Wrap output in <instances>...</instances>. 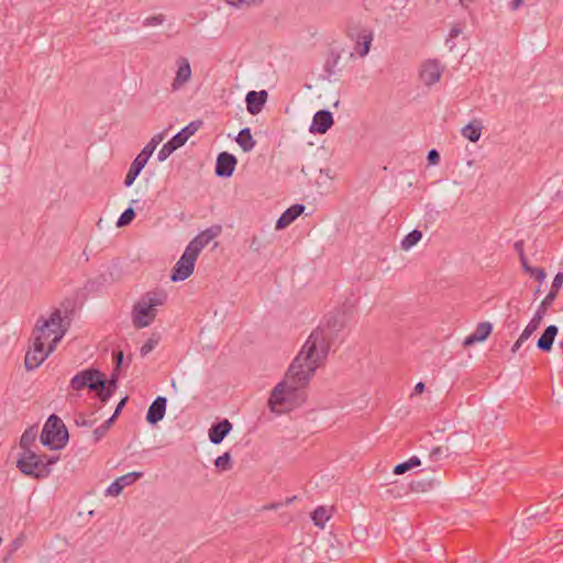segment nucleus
Listing matches in <instances>:
<instances>
[{
    "label": "nucleus",
    "instance_id": "obj_56",
    "mask_svg": "<svg viewBox=\"0 0 563 563\" xmlns=\"http://www.w3.org/2000/svg\"><path fill=\"white\" fill-rule=\"evenodd\" d=\"M459 34H460V29H457V27L451 29V31H450L451 37H456Z\"/></svg>",
    "mask_w": 563,
    "mask_h": 563
},
{
    "label": "nucleus",
    "instance_id": "obj_10",
    "mask_svg": "<svg viewBox=\"0 0 563 563\" xmlns=\"http://www.w3.org/2000/svg\"><path fill=\"white\" fill-rule=\"evenodd\" d=\"M221 231V225L214 224L197 234L189 242L186 249L198 257L202 249L206 247L214 238H217Z\"/></svg>",
    "mask_w": 563,
    "mask_h": 563
},
{
    "label": "nucleus",
    "instance_id": "obj_36",
    "mask_svg": "<svg viewBox=\"0 0 563 563\" xmlns=\"http://www.w3.org/2000/svg\"><path fill=\"white\" fill-rule=\"evenodd\" d=\"M161 336L158 334H153L142 346L140 353L142 356L147 355L152 350H154L159 343Z\"/></svg>",
    "mask_w": 563,
    "mask_h": 563
},
{
    "label": "nucleus",
    "instance_id": "obj_4",
    "mask_svg": "<svg viewBox=\"0 0 563 563\" xmlns=\"http://www.w3.org/2000/svg\"><path fill=\"white\" fill-rule=\"evenodd\" d=\"M67 328L63 324V317L59 309H55L47 319L40 318L33 329L32 338L41 336V341L48 344L57 343L63 339Z\"/></svg>",
    "mask_w": 563,
    "mask_h": 563
},
{
    "label": "nucleus",
    "instance_id": "obj_6",
    "mask_svg": "<svg viewBox=\"0 0 563 563\" xmlns=\"http://www.w3.org/2000/svg\"><path fill=\"white\" fill-rule=\"evenodd\" d=\"M19 471L32 478L44 479L49 476L52 468H46L42 463V456L32 450L22 452L16 461Z\"/></svg>",
    "mask_w": 563,
    "mask_h": 563
},
{
    "label": "nucleus",
    "instance_id": "obj_46",
    "mask_svg": "<svg viewBox=\"0 0 563 563\" xmlns=\"http://www.w3.org/2000/svg\"><path fill=\"white\" fill-rule=\"evenodd\" d=\"M529 338H525L523 336V332L520 334V336L518 338V340L514 343L512 347H511V353H516L520 346L522 345V343L525 341H527Z\"/></svg>",
    "mask_w": 563,
    "mask_h": 563
},
{
    "label": "nucleus",
    "instance_id": "obj_34",
    "mask_svg": "<svg viewBox=\"0 0 563 563\" xmlns=\"http://www.w3.org/2000/svg\"><path fill=\"white\" fill-rule=\"evenodd\" d=\"M214 465L220 471H229L232 468L231 455L229 452L218 456L214 461Z\"/></svg>",
    "mask_w": 563,
    "mask_h": 563
},
{
    "label": "nucleus",
    "instance_id": "obj_55",
    "mask_svg": "<svg viewBox=\"0 0 563 563\" xmlns=\"http://www.w3.org/2000/svg\"><path fill=\"white\" fill-rule=\"evenodd\" d=\"M161 141H162V135H157V136L153 137L148 144H155V147H156V146H157V144H158Z\"/></svg>",
    "mask_w": 563,
    "mask_h": 563
},
{
    "label": "nucleus",
    "instance_id": "obj_33",
    "mask_svg": "<svg viewBox=\"0 0 563 563\" xmlns=\"http://www.w3.org/2000/svg\"><path fill=\"white\" fill-rule=\"evenodd\" d=\"M114 423L113 418H109L101 426L93 430V442H99Z\"/></svg>",
    "mask_w": 563,
    "mask_h": 563
},
{
    "label": "nucleus",
    "instance_id": "obj_32",
    "mask_svg": "<svg viewBox=\"0 0 563 563\" xmlns=\"http://www.w3.org/2000/svg\"><path fill=\"white\" fill-rule=\"evenodd\" d=\"M341 58V55L335 49H331L329 52V57L324 64V71L328 76H332L334 74V68L336 67L339 60Z\"/></svg>",
    "mask_w": 563,
    "mask_h": 563
},
{
    "label": "nucleus",
    "instance_id": "obj_41",
    "mask_svg": "<svg viewBox=\"0 0 563 563\" xmlns=\"http://www.w3.org/2000/svg\"><path fill=\"white\" fill-rule=\"evenodd\" d=\"M430 165H437L440 162V154L437 150H430L427 155Z\"/></svg>",
    "mask_w": 563,
    "mask_h": 563
},
{
    "label": "nucleus",
    "instance_id": "obj_17",
    "mask_svg": "<svg viewBox=\"0 0 563 563\" xmlns=\"http://www.w3.org/2000/svg\"><path fill=\"white\" fill-rule=\"evenodd\" d=\"M267 97L268 93L266 90L247 92L245 97L247 111L253 115L260 113L266 103Z\"/></svg>",
    "mask_w": 563,
    "mask_h": 563
},
{
    "label": "nucleus",
    "instance_id": "obj_58",
    "mask_svg": "<svg viewBox=\"0 0 563 563\" xmlns=\"http://www.w3.org/2000/svg\"><path fill=\"white\" fill-rule=\"evenodd\" d=\"M265 508H266V509H275V508H276V506H275V505H272V506H269V507H265Z\"/></svg>",
    "mask_w": 563,
    "mask_h": 563
},
{
    "label": "nucleus",
    "instance_id": "obj_20",
    "mask_svg": "<svg viewBox=\"0 0 563 563\" xmlns=\"http://www.w3.org/2000/svg\"><path fill=\"white\" fill-rule=\"evenodd\" d=\"M177 73L172 84L173 89L176 90L185 85L191 77V68L187 58L179 57L177 60Z\"/></svg>",
    "mask_w": 563,
    "mask_h": 563
},
{
    "label": "nucleus",
    "instance_id": "obj_2",
    "mask_svg": "<svg viewBox=\"0 0 563 563\" xmlns=\"http://www.w3.org/2000/svg\"><path fill=\"white\" fill-rule=\"evenodd\" d=\"M69 387L73 390H82L88 388L96 391L98 398L106 402L114 393L117 387V377L108 382L106 375L97 368H86L77 373L69 382Z\"/></svg>",
    "mask_w": 563,
    "mask_h": 563
},
{
    "label": "nucleus",
    "instance_id": "obj_8",
    "mask_svg": "<svg viewBox=\"0 0 563 563\" xmlns=\"http://www.w3.org/2000/svg\"><path fill=\"white\" fill-rule=\"evenodd\" d=\"M197 256L189 252L187 249L175 264L170 279L173 282H180L189 278L195 269Z\"/></svg>",
    "mask_w": 563,
    "mask_h": 563
},
{
    "label": "nucleus",
    "instance_id": "obj_35",
    "mask_svg": "<svg viewBox=\"0 0 563 563\" xmlns=\"http://www.w3.org/2000/svg\"><path fill=\"white\" fill-rule=\"evenodd\" d=\"M135 218V211L133 208L125 209L117 221V227L122 228L130 224Z\"/></svg>",
    "mask_w": 563,
    "mask_h": 563
},
{
    "label": "nucleus",
    "instance_id": "obj_18",
    "mask_svg": "<svg viewBox=\"0 0 563 563\" xmlns=\"http://www.w3.org/2000/svg\"><path fill=\"white\" fill-rule=\"evenodd\" d=\"M306 207L301 203H296L285 210L276 222V229L282 230L291 224L305 211Z\"/></svg>",
    "mask_w": 563,
    "mask_h": 563
},
{
    "label": "nucleus",
    "instance_id": "obj_39",
    "mask_svg": "<svg viewBox=\"0 0 563 563\" xmlns=\"http://www.w3.org/2000/svg\"><path fill=\"white\" fill-rule=\"evenodd\" d=\"M530 275L534 277L537 282L541 283L545 278V271L541 267H533Z\"/></svg>",
    "mask_w": 563,
    "mask_h": 563
},
{
    "label": "nucleus",
    "instance_id": "obj_7",
    "mask_svg": "<svg viewBox=\"0 0 563 563\" xmlns=\"http://www.w3.org/2000/svg\"><path fill=\"white\" fill-rule=\"evenodd\" d=\"M55 349L54 344H48L45 349V342L41 341V336L33 338L32 347L29 349L24 358L25 369L33 371L37 368Z\"/></svg>",
    "mask_w": 563,
    "mask_h": 563
},
{
    "label": "nucleus",
    "instance_id": "obj_23",
    "mask_svg": "<svg viewBox=\"0 0 563 563\" xmlns=\"http://www.w3.org/2000/svg\"><path fill=\"white\" fill-rule=\"evenodd\" d=\"M552 303H545V298L542 300L541 305L539 306L538 310L536 311L534 316L528 323V325L523 330V336L530 338L532 333L539 328L543 317L545 316L548 308Z\"/></svg>",
    "mask_w": 563,
    "mask_h": 563
},
{
    "label": "nucleus",
    "instance_id": "obj_22",
    "mask_svg": "<svg viewBox=\"0 0 563 563\" xmlns=\"http://www.w3.org/2000/svg\"><path fill=\"white\" fill-rule=\"evenodd\" d=\"M492 329V323L487 321L479 322L475 331L464 339L463 345L466 347L473 345L476 342L485 341L489 336Z\"/></svg>",
    "mask_w": 563,
    "mask_h": 563
},
{
    "label": "nucleus",
    "instance_id": "obj_57",
    "mask_svg": "<svg viewBox=\"0 0 563 563\" xmlns=\"http://www.w3.org/2000/svg\"><path fill=\"white\" fill-rule=\"evenodd\" d=\"M256 242V236L253 238V241H252V244H251V247H253L254 243Z\"/></svg>",
    "mask_w": 563,
    "mask_h": 563
},
{
    "label": "nucleus",
    "instance_id": "obj_31",
    "mask_svg": "<svg viewBox=\"0 0 563 563\" xmlns=\"http://www.w3.org/2000/svg\"><path fill=\"white\" fill-rule=\"evenodd\" d=\"M422 238L421 231L415 229L411 232H409L401 241V249L402 250H409L410 247L415 246Z\"/></svg>",
    "mask_w": 563,
    "mask_h": 563
},
{
    "label": "nucleus",
    "instance_id": "obj_51",
    "mask_svg": "<svg viewBox=\"0 0 563 563\" xmlns=\"http://www.w3.org/2000/svg\"><path fill=\"white\" fill-rule=\"evenodd\" d=\"M520 262H521L523 271L528 274H531V269H533V267L529 265L527 257H525L523 260H520Z\"/></svg>",
    "mask_w": 563,
    "mask_h": 563
},
{
    "label": "nucleus",
    "instance_id": "obj_53",
    "mask_svg": "<svg viewBox=\"0 0 563 563\" xmlns=\"http://www.w3.org/2000/svg\"><path fill=\"white\" fill-rule=\"evenodd\" d=\"M523 3V0H512L510 2V9L511 10H517L521 4Z\"/></svg>",
    "mask_w": 563,
    "mask_h": 563
},
{
    "label": "nucleus",
    "instance_id": "obj_24",
    "mask_svg": "<svg viewBox=\"0 0 563 563\" xmlns=\"http://www.w3.org/2000/svg\"><path fill=\"white\" fill-rule=\"evenodd\" d=\"M558 334V327L556 325H549L543 331L542 335L539 338L537 342V346L542 352H549L551 351L553 346L554 339Z\"/></svg>",
    "mask_w": 563,
    "mask_h": 563
},
{
    "label": "nucleus",
    "instance_id": "obj_45",
    "mask_svg": "<svg viewBox=\"0 0 563 563\" xmlns=\"http://www.w3.org/2000/svg\"><path fill=\"white\" fill-rule=\"evenodd\" d=\"M173 152H170V150L167 147L166 144H164L162 146V148L159 150L158 154H157V158L158 161L163 162L165 161Z\"/></svg>",
    "mask_w": 563,
    "mask_h": 563
},
{
    "label": "nucleus",
    "instance_id": "obj_21",
    "mask_svg": "<svg viewBox=\"0 0 563 563\" xmlns=\"http://www.w3.org/2000/svg\"><path fill=\"white\" fill-rule=\"evenodd\" d=\"M231 430L232 423L228 419L212 424L209 429L210 442L213 444H220Z\"/></svg>",
    "mask_w": 563,
    "mask_h": 563
},
{
    "label": "nucleus",
    "instance_id": "obj_54",
    "mask_svg": "<svg viewBox=\"0 0 563 563\" xmlns=\"http://www.w3.org/2000/svg\"><path fill=\"white\" fill-rule=\"evenodd\" d=\"M426 388L424 383L420 382L415 386V394H421Z\"/></svg>",
    "mask_w": 563,
    "mask_h": 563
},
{
    "label": "nucleus",
    "instance_id": "obj_16",
    "mask_svg": "<svg viewBox=\"0 0 563 563\" xmlns=\"http://www.w3.org/2000/svg\"><path fill=\"white\" fill-rule=\"evenodd\" d=\"M143 476L141 472H131L117 478L107 489V495L119 496L125 486L132 485Z\"/></svg>",
    "mask_w": 563,
    "mask_h": 563
},
{
    "label": "nucleus",
    "instance_id": "obj_5",
    "mask_svg": "<svg viewBox=\"0 0 563 563\" xmlns=\"http://www.w3.org/2000/svg\"><path fill=\"white\" fill-rule=\"evenodd\" d=\"M68 441V431L64 422L56 415H51L46 420L42 433L41 442L52 450L63 449Z\"/></svg>",
    "mask_w": 563,
    "mask_h": 563
},
{
    "label": "nucleus",
    "instance_id": "obj_40",
    "mask_svg": "<svg viewBox=\"0 0 563 563\" xmlns=\"http://www.w3.org/2000/svg\"><path fill=\"white\" fill-rule=\"evenodd\" d=\"M411 468L409 467V464L408 462H402V463H399L397 464L395 467H394V471L393 473L395 475H402L405 474L406 472L410 471Z\"/></svg>",
    "mask_w": 563,
    "mask_h": 563
},
{
    "label": "nucleus",
    "instance_id": "obj_30",
    "mask_svg": "<svg viewBox=\"0 0 563 563\" xmlns=\"http://www.w3.org/2000/svg\"><path fill=\"white\" fill-rule=\"evenodd\" d=\"M311 519L316 526L323 528L325 522L330 519L328 509L323 506L316 508L311 515Z\"/></svg>",
    "mask_w": 563,
    "mask_h": 563
},
{
    "label": "nucleus",
    "instance_id": "obj_43",
    "mask_svg": "<svg viewBox=\"0 0 563 563\" xmlns=\"http://www.w3.org/2000/svg\"><path fill=\"white\" fill-rule=\"evenodd\" d=\"M41 456H42V463L46 468H51V466L58 461V456H48L46 454H43Z\"/></svg>",
    "mask_w": 563,
    "mask_h": 563
},
{
    "label": "nucleus",
    "instance_id": "obj_13",
    "mask_svg": "<svg viewBox=\"0 0 563 563\" xmlns=\"http://www.w3.org/2000/svg\"><path fill=\"white\" fill-rule=\"evenodd\" d=\"M236 157L228 152H221L216 162V175L219 177H230L236 166Z\"/></svg>",
    "mask_w": 563,
    "mask_h": 563
},
{
    "label": "nucleus",
    "instance_id": "obj_49",
    "mask_svg": "<svg viewBox=\"0 0 563 563\" xmlns=\"http://www.w3.org/2000/svg\"><path fill=\"white\" fill-rule=\"evenodd\" d=\"M126 399H128V398L125 397V398L121 399V401L118 404V406H117V408H115V410H114L113 415L110 417V418H113V421H115V419H117V418H118V416L120 415V412H121L122 408H123V407H124V405H125Z\"/></svg>",
    "mask_w": 563,
    "mask_h": 563
},
{
    "label": "nucleus",
    "instance_id": "obj_42",
    "mask_svg": "<svg viewBox=\"0 0 563 563\" xmlns=\"http://www.w3.org/2000/svg\"><path fill=\"white\" fill-rule=\"evenodd\" d=\"M442 454L445 455L444 446H437L431 450L429 456L432 461H438Z\"/></svg>",
    "mask_w": 563,
    "mask_h": 563
},
{
    "label": "nucleus",
    "instance_id": "obj_12",
    "mask_svg": "<svg viewBox=\"0 0 563 563\" xmlns=\"http://www.w3.org/2000/svg\"><path fill=\"white\" fill-rule=\"evenodd\" d=\"M442 71L443 69L437 59H429L421 67L420 79L427 86H431L440 80Z\"/></svg>",
    "mask_w": 563,
    "mask_h": 563
},
{
    "label": "nucleus",
    "instance_id": "obj_44",
    "mask_svg": "<svg viewBox=\"0 0 563 563\" xmlns=\"http://www.w3.org/2000/svg\"><path fill=\"white\" fill-rule=\"evenodd\" d=\"M523 246H525V242L522 240H519V241L515 242V245H514V247H515L516 252L518 253L520 260H523L525 257H527L526 254H525V247Z\"/></svg>",
    "mask_w": 563,
    "mask_h": 563
},
{
    "label": "nucleus",
    "instance_id": "obj_52",
    "mask_svg": "<svg viewBox=\"0 0 563 563\" xmlns=\"http://www.w3.org/2000/svg\"><path fill=\"white\" fill-rule=\"evenodd\" d=\"M114 361L117 363V366L119 367L123 361V353L121 351L114 354Z\"/></svg>",
    "mask_w": 563,
    "mask_h": 563
},
{
    "label": "nucleus",
    "instance_id": "obj_47",
    "mask_svg": "<svg viewBox=\"0 0 563 563\" xmlns=\"http://www.w3.org/2000/svg\"><path fill=\"white\" fill-rule=\"evenodd\" d=\"M95 420H87L84 415H79L76 419L77 426H86L91 427L93 424Z\"/></svg>",
    "mask_w": 563,
    "mask_h": 563
},
{
    "label": "nucleus",
    "instance_id": "obj_48",
    "mask_svg": "<svg viewBox=\"0 0 563 563\" xmlns=\"http://www.w3.org/2000/svg\"><path fill=\"white\" fill-rule=\"evenodd\" d=\"M170 152H175L177 148L181 146L179 142L173 136L167 143H165Z\"/></svg>",
    "mask_w": 563,
    "mask_h": 563
},
{
    "label": "nucleus",
    "instance_id": "obj_14",
    "mask_svg": "<svg viewBox=\"0 0 563 563\" xmlns=\"http://www.w3.org/2000/svg\"><path fill=\"white\" fill-rule=\"evenodd\" d=\"M349 36L351 38H355V52L361 56L364 57L368 54L371 44L373 41V32L368 29H361L356 35H354L352 32H349Z\"/></svg>",
    "mask_w": 563,
    "mask_h": 563
},
{
    "label": "nucleus",
    "instance_id": "obj_19",
    "mask_svg": "<svg viewBox=\"0 0 563 563\" xmlns=\"http://www.w3.org/2000/svg\"><path fill=\"white\" fill-rule=\"evenodd\" d=\"M166 404L167 400L165 397H156V399L151 404L146 413V420L148 423L156 424L164 418L166 411Z\"/></svg>",
    "mask_w": 563,
    "mask_h": 563
},
{
    "label": "nucleus",
    "instance_id": "obj_37",
    "mask_svg": "<svg viewBox=\"0 0 563 563\" xmlns=\"http://www.w3.org/2000/svg\"><path fill=\"white\" fill-rule=\"evenodd\" d=\"M264 0H227V2L233 7H239V5H246V7H252V5H257L260 3H262Z\"/></svg>",
    "mask_w": 563,
    "mask_h": 563
},
{
    "label": "nucleus",
    "instance_id": "obj_38",
    "mask_svg": "<svg viewBox=\"0 0 563 563\" xmlns=\"http://www.w3.org/2000/svg\"><path fill=\"white\" fill-rule=\"evenodd\" d=\"M165 21V16L163 14L153 15L146 18L143 22L145 26L159 25Z\"/></svg>",
    "mask_w": 563,
    "mask_h": 563
},
{
    "label": "nucleus",
    "instance_id": "obj_15",
    "mask_svg": "<svg viewBox=\"0 0 563 563\" xmlns=\"http://www.w3.org/2000/svg\"><path fill=\"white\" fill-rule=\"evenodd\" d=\"M333 115L328 110H320L313 115L310 131L312 133L324 134L333 125Z\"/></svg>",
    "mask_w": 563,
    "mask_h": 563
},
{
    "label": "nucleus",
    "instance_id": "obj_50",
    "mask_svg": "<svg viewBox=\"0 0 563 563\" xmlns=\"http://www.w3.org/2000/svg\"><path fill=\"white\" fill-rule=\"evenodd\" d=\"M407 462H408L410 468H413V467H417V466L421 465V461L417 456L410 457Z\"/></svg>",
    "mask_w": 563,
    "mask_h": 563
},
{
    "label": "nucleus",
    "instance_id": "obj_1",
    "mask_svg": "<svg viewBox=\"0 0 563 563\" xmlns=\"http://www.w3.org/2000/svg\"><path fill=\"white\" fill-rule=\"evenodd\" d=\"M330 347L331 341L325 330L316 328L290 364L284 379L273 388L268 399V407L273 412H288L306 401V388L316 369L328 357Z\"/></svg>",
    "mask_w": 563,
    "mask_h": 563
},
{
    "label": "nucleus",
    "instance_id": "obj_29",
    "mask_svg": "<svg viewBox=\"0 0 563 563\" xmlns=\"http://www.w3.org/2000/svg\"><path fill=\"white\" fill-rule=\"evenodd\" d=\"M562 285H563V273L559 272L554 276L551 290L545 296V303H553Z\"/></svg>",
    "mask_w": 563,
    "mask_h": 563
},
{
    "label": "nucleus",
    "instance_id": "obj_26",
    "mask_svg": "<svg viewBox=\"0 0 563 563\" xmlns=\"http://www.w3.org/2000/svg\"><path fill=\"white\" fill-rule=\"evenodd\" d=\"M236 143L241 146L244 152H250L255 146L256 142L253 139L251 130L249 128L242 129L236 139Z\"/></svg>",
    "mask_w": 563,
    "mask_h": 563
},
{
    "label": "nucleus",
    "instance_id": "obj_27",
    "mask_svg": "<svg viewBox=\"0 0 563 563\" xmlns=\"http://www.w3.org/2000/svg\"><path fill=\"white\" fill-rule=\"evenodd\" d=\"M37 432L34 428L26 429L20 439V448L22 452H26L27 450H31V446L36 440Z\"/></svg>",
    "mask_w": 563,
    "mask_h": 563
},
{
    "label": "nucleus",
    "instance_id": "obj_11",
    "mask_svg": "<svg viewBox=\"0 0 563 563\" xmlns=\"http://www.w3.org/2000/svg\"><path fill=\"white\" fill-rule=\"evenodd\" d=\"M445 456L466 453L471 449V438L467 432L457 431L448 437L445 441Z\"/></svg>",
    "mask_w": 563,
    "mask_h": 563
},
{
    "label": "nucleus",
    "instance_id": "obj_28",
    "mask_svg": "<svg viewBox=\"0 0 563 563\" xmlns=\"http://www.w3.org/2000/svg\"><path fill=\"white\" fill-rule=\"evenodd\" d=\"M482 134L479 124L468 123L462 129V135L471 142H477Z\"/></svg>",
    "mask_w": 563,
    "mask_h": 563
},
{
    "label": "nucleus",
    "instance_id": "obj_25",
    "mask_svg": "<svg viewBox=\"0 0 563 563\" xmlns=\"http://www.w3.org/2000/svg\"><path fill=\"white\" fill-rule=\"evenodd\" d=\"M202 125L201 120H196L186 125L183 130H180L174 137L181 144V146L188 141V139L194 135Z\"/></svg>",
    "mask_w": 563,
    "mask_h": 563
},
{
    "label": "nucleus",
    "instance_id": "obj_3",
    "mask_svg": "<svg viewBox=\"0 0 563 563\" xmlns=\"http://www.w3.org/2000/svg\"><path fill=\"white\" fill-rule=\"evenodd\" d=\"M166 294L148 291L141 297L132 308V323L135 329H143L153 323L156 318L155 307L164 305Z\"/></svg>",
    "mask_w": 563,
    "mask_h": 563
},
{
    "label": "nucleus",
    "instance_id": "obj_9",
    "mask_svg": "<svg viewBox=\"0 0 563 563\" xmlns=\"http://www.w3.org/2000/svg\"><path fill=\"white\" fill-rule=\"evenodd\" d=\"M155 150V144H146L141 153L134 158L132 162L130 169L125 176L124 185L126 187L131 186L136 177L140 175L144 166L146 165L148 158L152 156Z\"/></svg>",
    "mask_w": 563,
    "mask_h": 563
}]
</instances>
